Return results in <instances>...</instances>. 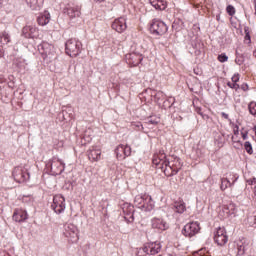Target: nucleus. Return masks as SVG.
I'll use <instances>...</instances> for the list:
<instances>
[{"label":"nucleus","instance_id":"1","mask_svg":"<svg viewBox=\"0 0 256 256\" xmlns=\"http://www.w3.org/2000/svg\"><path fill=\"white\" fill-rule=\"evenodd\" d=\"M38 51L45 63H53V61L57 59V50L55 46L49 42L39 44Z\"/></svg>","mask_w":256,"mask_h":256},{"label":"nucleus","instance_id":"2","mask_svg":"<svg viewBox=\"0 0 256 256\" xmlns=\"http://www.w3.org/2000/svg\"><path fill=\"white\" fill-rule=\"evenodd\" d=\"M83 44L77 38L67 40L65 44V51L69 57H77L81 53Z\"/></svg>","mask_w":256,"mask_h":256},{"label":"nucleus","instance_id":"3","mask_svg":"<svg viewBox=\"0 0 256 256\" xmlns=\"http://www.w3.org/2000/svg\"><path fill=\"white\" fill-rule=\"evenodd\" d=\"M46 167L52 175H61L65 171V162L57 157H53L47 162Z\"/></svg>","mask_w":256,"mask_h":256},{"label":"nucleus","instance_id":"4","mask_svg":"<svg viewBox=\"0 0 256 256\" xmlns=\"http://www.w3.org/2000/svg\"><path fill=\"white\" fill-rule=\"evenodd\" d=\"M63 235L72 243L79 241V229L73 223L64 224Z\"/></svg>","mask_w":256,"mask_h":256},{"label":"nucleus","instance_id":"5","mask_svg":"<svg viewBox=\"0 0 256 256\" xmlns=\"http://www.w3.org/2000/svg\"><path fill=\"white\" fill-rule=\"evenodd\" d=\"M161 252V243L152 242L150 244L144 245L142 248L138 250V256H146V255H157V253Z\"/></svg>","mask_w":256,"mask_h":256},{"label":"nucleus","instance_id":"6","mask_svg":"<svg viewBox=\"0 0 256 256\" xmlns=\"http://www.w3.org/2000/svg\"><path fill=\"white\" fill-rule=\"evenodd\" d=\"M12 175L16 183H25L30 178L29 171L24 166L15 167Z\"/></svg>","mask_w":256,"mask_h":256},{"label":"nucleus","instance_id":"7","mask_svg":"<svg viewBox=\"0 0 256 256\" xmlns=\"http://www.w3.org/2000/svg\"><path fill=\"white\" fill-rule=\"evenodd\" d=\"M51 207L57 215L65 213V209L67 207V205L65 204V197H63V195L61 194L55 195Z\"/></svg>","mask_w":256,"mask_h":256},{"label":"nucleus","instance_id":"8","mask_svg":"<svg viewBox=\"0 0 256 256\" xmlns=\"http://www.w3.org/2000/svg\"><path fill=\"white\" fill-rule=\"evenodd\" d=\"M199 231H201V226H199V222H191L184 226L182 230V235L184 237L191 238V237H195V235H197Z\"/></svg>","mask_w":256,"mask_h":256},{"label":"nucleus","instance_id":"9","mask_svg":"<svg viewBox=\"0 0 256 256\" xmlns=\"http://www.w3.org/2000/svg\"><path fill=\"white\" fill-rule=\"evenodd\" d=\"M231 215H237V206L234 203L220 207L219 217H221V219H227V217H231Z\"/></svg>","mask_w":256,"mask_h":256},{"label":"nucleus","instance_id":"10","mask_svg":"<svg viewBox=\"0 0 256 256\" xmlns=\"http://www.w3.org/2000/svg\"><path fill=\"white\" fill-rule=\"evenodd\" d=\"M214 241L217 245H225L229 241V237L227 236V231L225 227H218L214 232Z\"/></svg>","mask_w":256,"mask_h":256},{"label":"nucleus","instance_id":"11","mask_svg":"<svg viewBox=\"0 0 256 256\" xmlns=\"http://www.w3.org/2000/svg\"><path fill=\"white\" fill-rule=\"evenodd\" d=\"M64 15H67L69 19H75L81 16V6L75 4H68L63 9Z\"/></svg>","mask_w":256,"mask_h":256},{"label":"nucleus","instance_id":"12","mask_svg":"<svg viewBox=\"0 0 256 256\" xmlns=\"http://www.w3.org/2000/svg\"><path fill=\"white\" fill-rule=\"evenodd\" d=\"M115 154L119 161H123V159L131 155V146L120 144L115 149Z\"/></svg>","mask_w":256,"mask_h":256},{"label":"nucleus","instance_id":"13","mask_svg":"<svg viewBox=\"0 0 256 256\" xmlns=\"http://www.w3.org/2000/svg\"><path fill=\"white\" fill-rule=\"evenodd\" d=\"M112 29L114 31H117V33H123V31L127 30V18L120 17L118 19H115L112 23Z\"/></svg>","mask_w":256,"mask_h":256},{"label":"nucleus","instance_id":"14","mask_svg":"<svg viewBox=\"0 0 256 256\" xmlns=\"http://www.w3.org/2000/svg\"><path fill=\"white\" fill-rule=\"evenodd\" d=\"M27 219H29L27 211L23 209H16L14 211L13 220L16 221V223H23V221H27Z\"/></svg>","mask_w":256,"mask_h":256},{"label":"nucleus","instance_id":"15","mask_svg":"<svg viewBox=\"0 0 256 256\" xmlns=\"http://www.w3.org/2000/svg\"><path fill=\"white\" fill-rule=\"evenodd\" d=\"M88 159L89 161H101V149L97 147H92L88 150Z\"/></svg>","mask_w":256,"mask_h":256},{"label":"nucleus","instance_id":"16","mask_svg":"<svg viewBox=\"0 0 256 256\" xmlns=\"http://www.w3.org/2000/svg\"><path fill=\"white\" fill-rule=\"evenodd\" d=\"M26 5L32 10V11H41L43 8V3H45V0H25Z\"/></svg>","mask_w":256,"mask_h":256},{"label":"nucleus","instance_id":"17","mask_svg":"<svg viewBox=\"0 0 256 256\" xmlns=\"http://www.w3.org/2000/svg\"><path fill=\"white\" fill-rule=\"evenodd\" d=\"M150 33L155 37H159L161 33V21L159 19H154L150 25Z\"/></svg>","mask_w":256,"mask_h":256},{"label":"nucleus","instance_id":"18","mask_svg":"<svg viewBox=\"0 0 256 256\" xmlns=\"http://www.w3.org/2000/svg\"><path fill=\"white\" fill-rule=\"evenodd\" d=\"M140 209L141 211H153V209H155V202L149 194H147L146 199L144 200V203Z\"/></svg>","mask_w":256,"mask_h":256},{"label":"nucleus","instance_id":"19","mask_svg":"<svg viewBox=\"0 0 256 256\" xmlns=\"http://www.w3.org/2000/svg\"><path fill=\"white\" fill-rule=\"evenodd\" d=\"M35 33H37V28L33 26H25L22 29V34L26 39H33V37H35Z\"/></svg>","mask_w":256,"mask_h":256},{"label":"nucleus","instance_id":"20","mask_svg":"<svg viewBox=\"0 0 256 256\" xmlns=\"http://www.w3.org/2000/svg\"><path fill=\"white\" fill-rule=\"evenodd\" d=\"M135 212V210L133 209V206L131 205H126L123 207V213L125 215V219H128L129 222H132L135 220V218L133 217V213Z\"/></svg>","mask_w":256,"mask_h":256},{"label":"nucleus","instance_id":"21","mask_svg":"<svg viewBox=\"0 0 256 256\" xmlns=\"http://www.w3.org/2000/svg\"><path fill=\"white\" fill-rule=\"evenodd\" d=\"M49 21H51V14H49V12H44V14L38 17V24L42 27H44V25H47Z\"/></svg>","mask_w":256,"mask_h":256},{"label":"nucleus","instance_id":"22","mask_svg":"<svg viewBox=\"0 0 256 256\" xmlns=\"http://www.w3.org/2000/svg\"><path fill=\"white\" fill-rule=\"evenodd\" d=\"M173 209L175 211V213H185L187 207L185 206V202H183V200H180L178 202H175L173 205Z\"/></svg>","mask_w":256,"mask_h":256},{"label":"nucleus","instance_id":"23","mask_svg":"<svg viewBox=\"0 0 256 256\" xmlns=\"http://www.w3.org/2000/svg\"><path fill=\"white\" fill-rule=\"evenodd\" d=\"M145 199H147V194L137 195L134 199V205H136L138 209H141L143 203L145 202Z\"/></svg>","mask_w":256,"mask_h":256},{"label":"nucleus","instance_id":"24","mask_svg":"<svg viewBox=\"0 0 256 256\" xmlns=\"http://www.w3.org/2000/svg\"><path fill=\"white\" fill-rule=\"evenodd\" d=\"M236 249H237V255H245V251H247V244L243 241H239L236 244Z\"/></svg>","mask_w":256,"mask_h":256},{"label":"nucleus","instance_id":"25","mask_svg":"<svg viewBox=\"0 0 256 256\" xmlns=\"http://www.w3.org/2000/svg\"><path fill=\"white\" fill-rule=\"evenodd\" d=\"M229 187H232L231 180H229V178H221V191H225L226 189H229Z\"/></svg>","mask_w":256,"mask_h":256},{"label":"nucleus","instance_id":"26","mask_svg":"<svg viewBox=\"0 0 256 256\" xmlns=\"http://www.w3.org/2000/svg\"><path fill=\"white\" fill-rule=\"evenodd\" d=\"M11 41L9 34H7V32H2V34L0 35V43L2 45H7V43H9Z\"/></svg>","mask_w":256,"mask_h":256},{"label":"nucleus","instance_id":"27","mask_svg":"<svg viewBox=\"0 0 256 256\" xmlns=\"http://www.w3.org/2000/svg\"><path fill=\"white\" fill-rule=\"evenodd\" d=\"M129 57H130V59L134 60V61H132L134 66L139 65V63H141L143 61V57L136 55V54H130Z\"/></svg>","mask_w":256,"mask_h":256},{"label":"nucleus","instance_id":"28","mask_svg":"<svg viewBox=\"0 0 256 256\" xmlns=\"http://www.w3.org/2000/svg\"><path fill=\"white\" fill-rule=\"evenodd\" d=\"M91 129H88L84 132L83 138L82 140L84 142H82L84 145H86V143H91Z\"/></svg>","mask_w":256,"mask_h":256},{"label":"nucleus","instance_id":"29","mask_svg":"<svg viewBox=\"0 0 256 256\" xmlns=\"http://www.w3.org/2000/svg\"><path fill=\"white\" fill-rule=\"evenodd\" d=\"M249 113L250 115H253V117H256V103L250 102L248 105Z\"/></svg>","mask_w":256,"mask_h":256},{"label":"nucleus","instance_id":"30","mask_svg":"<svg viewBox=\"0 0 256 256\" xmlns=\"http://www.w3.org/2000/svg\"><path fill=\"white\" fill-rule=\"evenodd\" d=\"M244 149L249 155H253V146L251 142L247 141L244 143Z\"/></svg>","mask_w":256,"mask_h":256},{"label":"nucleus","instance_id":"31","mask_svg":"<svg viewBox=\"0 0 256 256\" xmlns=\"http://www.w3.org/2000/svg\"><path fill=\"white\" fill-rule=\"evenodd\" d=\"M152 227L153 229H161V220L159 218H153Z\"/></svg>","mask_w":256,"mask_h":256},{"label":"nucleus","instance_id":"32","mask_svg":"<svg viewBox=\"0 0 256 256\" xmlns=\"http://www.w3.org/2000/svg\"><path fill=\"white\" fill-rule=\"evenodd\" d=\"M226 179H229L230 183H232V186H233L235 185V183H237V180L239 179V175L229 174V177H227Z\"/></svg>","mask_w":256,"mask_h":256},{"label":"nucleus","instance_id":"33","mask_svg":"<svg viewBox=\"0 0 256 256\" xmlns=\"http://www.w3.org/2000/svg\"><path fill=\"white\" fill-rule=\"evenodd\" d=\"M218 61L220 63H227V61H229V57L227 56V54L222 53V54L218 55Z\"/></svg>","mask_w":256,"mask_h":256},{"label":"nucleus","instance_id":"34","mask_svg":"<svg viewBox=\"0 0 256 256\" xmlns=\"http://www.w3.org/2000/svg\"><path fill=\"white\" fill-rule=\"evenodd\" d=\"M152 163L153 165H155V167H159V165L161 164V157L159 155H154L153 159H152Z\"/></svg>","mask_w":256,"mask_h":256},{"label":"nucleus","instance_id":"35","mask_svg":"<svg viewBox=\"0 0 256 256\" xmlns=\"http://www.w3.org/2000/svg\"><path fill=\"white\" fill-rule=\"evenodd\" d=\"M161 1L159 0H150V5H152V7H154L155 9H161Z\"/></svg>","mask_w":256,"mask_h":256},{"label":"nucleus","instance_id":"36","mask_svg":"<svg viewBox=\"0 0 256 256\" xmlns=\"http://www.w3.org/2000/svg\"><path fill=\"white\" fill-rule=\"evenodd\" d=\"M226 11L228 15H230V17H233V15H235V7H233V5H228Z\"/></svg>","mask_w":256,"mask_h":256},{"label":"nucleus","instance_id":"37","mask_svg":"<svg viewBox=\"0 0 256 256\" xmlns=\"http://www.w3.org/2000/svg\"><path fill=\"white\" fill-rule=\"evenodd\" d=\"M227 85L230 87V89H235V91H238L240 89L239 84L231 81V82H227Z\"/></svg>","mask_w":256,"mask_h":256},{"label":"nucleus","instance_id":"38","mask_svg":"<svg viewBox=\"0 0 256 256\" xmlns=\"http://www.w3.org/2000/svg\"><path fill=\"white\" fill-rule=\"evenodd\" d=\"M196 256H211L206 249H201L196 253Z\"/></svg>","mask_w":256,"mask_h":256},{"label":"nucleus","instance_id":"39","mask_svg":"<svg viewBox=\"0 0 256 256\" xmlns=\"http://www.w3.org/2000/svg\"><path fill=\"white\" fill-rule=\"evenodd\" d=\"M160 121H161V118L151 117L148 120V123H151V125H157Z\"/></svg>","mask_w":256,"mask_h":256},{"label":"nucleus","instance_id":"40","mask_svg":"<svg viewBox=\"0 0 256 256\" xmlns=\"http://www.w3.org/2000/svg\"><path fill=\"white\" fill-rule=\"evenodd\" d=\"M239 79H240V76L239 74H234L231 78V81L234 82V83H239Z\"/></svg>","mask_w":256,"mask_h":256},{"label":"nucleus","instance_id":"41","mask_svg":"<svg viewBox=\"0 0 256 256\" xmlns=\"http://www.w3.org/2000/svg\"><path fill=\"white\" fill-rule=\"evenodd\" d=\"M248 185H256V178H250L247 180Z\"/></svg>","mask_w":256,"mask_h":256},{"label":"nucleus","instance_id":"42","mask_svg":"<svg viewBox=\"0 0 256 256\" xmlns=\"http://www.w3.org/2000/svg\"><path fill=\"white\" fill-rule=\"evenodd\" d=\"M161 224H162V227H163L162 229H163L164 231H166V229L169 228V223L162 221Z\"/></svg>","mask_w":256,"mask_h":256},{"label":"nucleus","instance_id":"43","mask_svg":"<svg viewBox=\"0 0 256 256\" xmlns=\"http://www.w3.org/2000/svg\"><path fill=\"white\" fill-rule=\"evenodd\" d=\"M241 89H242V91H248V90H249V85H247V84H242V85H241Z\"/></svg>","mask_w":256,"mask_h":256},{"label":"nucleus","instance_id":"44","mask_svg":"<svg viewBox=\"0 0 256 256\" xmlns=\"http://www.w3.org/2000/svg\"><path fill=\"white\" fill-rule=\"evenodd\" d=\"M242 139L246 141L248 139V133L247 132H241Z\"/></svg>","mask_w":256,"mask_h":256},{"label":"nucleus","instance_id":"45","mask_svg":"<svg viewBox=\"0 0 256 256\" xmlns=\"http://www.w3.org/2000/svg\"><path fill=\"white\" fill-rule=\"evenodd\" d=\"M179 169H181V164L178 165L176 168H172L173 173L177 174L179 173Z\"/></svg>","mask_w":256,"mask_h":256},{"label":"nucleus","instance_id":"46","mask_svg":"<svg viewBox=\"0 0 256 256\" xmlns=\"http://www.w3.org/2000/svg\"><path fill=\"white\" fill-rule=\"evenodd\" d=\"M233 131H234V135H239V126L235 125Z\"/></svg>","mask_w":256,"mask_h":256},{"label":"nucleus","instance_id":"47","mask_svg":"<svg viewBox=\"0 0 256 256\" xmlns=\"http://www.w3.org/2000/svg\"><path fill=\"white\" fill-rule=\"evenodd\" d=\"M235 63H236V65H243V60L236 58Z\"/></svg>","mask_w":256,"mask_h":256},{"label":"nucleus","instance_id":"48","mask_svg":"<svg viewBox=\"0 0 256 256\" xmlns=\"http://www.w3.org/2000/svg\"><path fill=\"white\" fill-rule=\"evenodd\" d=\"M221 117H223V119H229V114L221 112Z\"/></svg>","mask_w":256,"mask_h":256},{"label":"nucleus","instance_id":"49","mask_svg":"<svg viewBox=\"0 0 256 256\" xmlns=\"http://www.w3.org/2000/svg\"><path fill=\"white\" fill-rule=\"evenodd\" d=\"M67 113H68L67 110L62 111V115H63L65 121H67V118L65 117V115H67Z\"/></svg>","mask_w":256,"mask_h":256},{"label":"nucleus","instance_id":"50","mask_svg":"<svg viewBox=\"0 0 256 256\" xmlns=\"http://www.w3.org/2000/svg\"><path fill=\"white\" fill-rule=\"evenodd\" d=\"M69 118L73 119V114L72 113L69 114Z\"/></svg>","mask_w":256,"mask_h":256},{"label":"nucleus","instance_id":"51","mask_svg":"<svg viewBox=\"0 0 256 256\" xmlns=\"http://www.w3.org/2000/svg\"><path fill=\"white\" fill-rule=\"evenodd\" d=\"M0 57H3V52H1V50H0Z\"/></svg>","mask_w":256,"mask_h":256},{"label":"nucleus","instance_id":"52","mask_svg":"<svg viewBox=\"0 0 256 256\" xmlns=\"http://www.w3.org/2000/svg\"><path fill=\"white\" fill-rule=\"evenodd\" d=\"M71 111H72L71 108H68V113H71Z\"/></svg>","mask_w":256,"mask_h":256},{"label":"nucleus","instance_id":"53","mask_svg":"<svg viewBox=\"0 0 256 256\" xmlns=\"http://www.w3.org/2000/svg\"><path fill=\"white\" fill-rule=\"evenodd\" d=\"M162 7L165 5V3L163 2V0L161 1Z\"/></svg>","mask_w":256,"mask_h":256},{"label":"nucleus","instance_id":"54","mask_svg":"<svg viewBox=\"0 0 256 256\" xmlns=\"http://www.w3.org/2000/svg\"><path fill=\"white\" fill-rule=\"evenodd\" d=\"M246 39H250L249 35H246Z\"/></svg>","mask_w":256,"mask_h":256},{"label":"nucleus","instance_id":"55","mask_svg":"<svg viewBox=\"0 0 256 256\" xmlns=\"http://www.w3.org/2000/svg\"><path fill=\"white\" fill-rule=\"evenodd\" d=\"M246 39H250L249 35H246Z\"/></svg>","mask_w":256,"mask_h":256},{"label":"nucleus","instance_id":"56","mask_svg":"<svg viewBox=\"0 0 256 256\" xmlns=\"http://www.w3.org/2000/svg\"><path fill=\"white\" fill-rule=\"evenodd\" d=\"M170 169H173V164L170 166Z\"/></svg>","mask_w":256,"mask_h":256},{"label":"nucleus","instance_id":"57","mask_svg":"<svg viewBox=\"0 0 256 256\" xmlns=\"http://www.w3.org/2000/svg\"><path fill=\"white\" fill-rule=\"evenodd\" d=\"M200 115H202V117H205V116H203V114H202V113H200Z\"/></svg>","mask_w":256,"mask_h":256},{"label":"nucleus","instance_id":"58","mask_svg":"<svg viewBox=\"0 0 256 256\" xmlns=\"http://www.w3.org/2000/svg\"><path fill=\"white\" fill-rule=\"evenodd\" d=\"M200 115H202V117H205V116H203V114H202V113H200Z\"/></svg>","mask_w":256,"mask_h":256},{"label":"nucleus","instance_id":"59","mask_svg":"<svg viewBox=\"0 0 256 256\" xmlns=\"http://www.w3.org/2000/svg\"><path fill=\"white\" fill-rule=\"evenodd\" d=\"M200 115H202V117H205V116H203V114H202V113H200Z\"/></svg>","mask_w":256,"mask_h":256},{"label":"nucleus","instance_id":"60","mask_svg":"<svg viewBox=\"0 0 256 256\" xmlns=\"http://www.w3.org/2000/svg\"><path fill=\"white\" fill-rule=\"evenodd\" d=\"M95 1H101V0H95Z\"/></svg>","mask_w":256,"mask_h":256},{"label":"nucleus","instance_id":"61","mask_svg":"<svg viewBox=\"0 0 256 256\" xmlns=\"http://www.w3.org/2000/svg\"><path fill=\"white\" fill-rule=\"evenodd\" d=\"M159 256H161V255H159Z\"/></svg>","mask_w":256,"mask_h":256}]
</instances>
